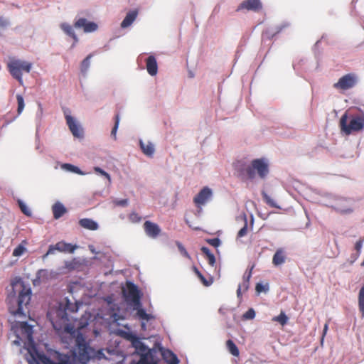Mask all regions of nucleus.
Instances as JSON below:
<instances>
[{"instance_id": "nucleus-1", "label": "nucleus", "mask_w": 364, "mask_h": 364, "mask_svg": "<svg viewBox=\"0 0 364 364\" xmlns=\"http://www.w3.org/2000/svg\"><path fill=\"white\" fill-rule=\"evenodd\" d=\"M235 174L242 181L252 180L257 174L261 178H264L269 173V166L264 161H252L250 164L237 161L234 164Z\"/></svg>"}, {"instance_id": "nucleus-2", "label": "nucleus", "mask_w": 364, "mask_h": 364, "mask_svg": "<svg viewBox=\"0 0 364 364\" xmlns=\"http://www.w3.org/2000/svg\"><path fill=\"white\" fill-rule=\"evenodd\" d=\"M341 130L346 135L364 128V112L360 109L347 110L340 119Z\"/></svg>"}, {"instance_id": "nucleus-3", "label": "nucleus", "mask_w": 364, "mask_h": 364, "mask_svg": "<svg viewBox=\"0 0 364 364\" xmlns=\"http://www.w3.org/2000/svg\"><path fill=\"white\" fill-rule=\"evenodd\" d=\"M76 306H70L68 300L65 306L60 305L58 308L52 309L47 314L53 328L56 330L64 329L65 331L72 333H74L73 327L70 326L67 322L69 321L67 310L72 312L76 311Z\"/></svg>"}, {"instance_id": "nucleus-4", "label": "nucleus", "mask_w": 364, "mask_h": 364, "mask_svg": "<svg viewBox=\"0 0 364 364\" xmlns=\"http://www.w3.org/2000/svg\"><path fill=\"white\" fill-rule=\"evenodd\" d=\"M16 291L18 292L16 314H23V307L26 306L31 301V288L26 287L23 282L12 284V292L8 295L6 299L9 304L12 302Z\"/></svg>"}, {"instance_id": "nucleus-5", "label": "nucleus", "mask_w": 364, "mask_h": 364, "mask_svg": "<svg viewBox=\"0 0 364 364\" xmlns=\"http://www.w3.org/2000/svg\"><path fill=\"white\" fill-rule=\"evenodd\" d=\"M8 70L14 78L18 80L20 85H23L22 71L30 73L32 63L18 59H12L7 64Z\"/></svg>"}, {"instance_id": "nucleus-6", "label": "nucleus", "mask_w": 364, "mask_h": 364, "mask_svg": "<svg viewBox=\"0 0 364 364\" xmlns=\"http://www.w3.org/2000/svg\"><path fill=\"white\" fill-rule=\"evenodd\" d=\"M76 341L79 360L82 364H85L95 356V350L85 342L82 336H77Z\"/></svg>"}, {"instance_id": "nucleus-7", "label": "nucleus", "mask_w": 364, "mask_h": 364, "mask_svg": "<svg viewBox=\"0 0 364 364\" xmlns=\"http://www.w3.org/2000/svg\"><path fill=\"white\" fill-rule=\"evenodd\" d=\"M127 291L124 294L126 301L130 302L133 306L140 307L141 306V295L137 286L129 282L127 283Z\"/></svg>"}, {"instance_id": "nucleus-8", "label": "nucleus", "mask_w": 364, "mask_h": 364, "mask_svg": "<svg viewBox=\"0 0 364 364\" xmlns=\"http://www.w3.org/2000/svg\"><path fill=\"white\" fill-rule=\"evenodd\" d=\"M358 80V76L355 73H348L339 78L338 81L333 85V87L338 90H347L355 86Z\"/></svg>"}, {"instance_id": "nucleus-9", "label": "nucleus", "mask_w": 364, "mask_h": 364, "mask_svg": "<svg viewBox=\"0 0 364 364\" xmlns=\"http://www.w3.org/2000/svg\"><path fill=\"white\" fill-rule=\"evenodd\" d=\"M65 117L66 123L70 130L72 134L78 139H82L84 136L83 129L80 124L70 114L65 113Z\"/></svg>"}, {"instance_id": "nucleus-10", "label": "nucleus", "mask_w": 364, "mask_h": 364, "mask_svg": "<svg viewBox=\"0 0 364 364\" xmlns=\"http://www.w3.org/2000/svg\"><path fill=\"white\" fill-rule=\"evenodd\" d=\"M212 195L211 189L205 186L193 198V203L198 208H200L211 198Z\"/></svg>"}, {"instance_id": "nucleus-11", "label": "nucleus", "mask_w": 364, "mask_h": 364, "mask_svg": "<svg viewBox=\"0 0 364 364\" xmlns=\"http://www.w3.org/2000/svg\"><path fill=\"white\" fill-rule=\"evenodd\" d=\"M76 28H82L85 33H91L95 31L98 26L95 22L88 21L85 18H80L74 24Z\"/></svg>"}, {"instance_id": "nucleus-12", "label": "nucleus", "mask_w": 364, "mask_h": 364, "mask_svg": "<svg viewBox=\"0 0 364 364\" xmlns=\"http://www.w3.org/2000/svg\"><path fill=\"white\" fill-rule=\"evenodd\" d=\"M54 250H58L60 252L73 253L75 250V246L65 242H58L55 245H50L49 247L47 253L43 256V257H46L49 254L53 253Z\"/></svg>"}, {"instance_id": "nucleus-13", "label": "nucleus", "mask_w": 364, "mask_h": 364, "mask_svg": "<svg viewBox=\"0 0 364 364\" xmlns=\"http://www.w3.org/2000/svg\"><path fill=\"white\" fill-rule=\"evenodd\" d=\"M146 235L151 238L157 237L161 232L160 227L151 221L146 220L143 225Z\"/></svg>"}, {"instance_id": "nucleus-14", "label": "nucleus", "mask_w": 364, "mask_h": 364, "mask_svg": "<svg viewBox=\"0 0 364 364\" xmlns=\"http://www.w3.org/2000/svg\"><path fill=\"white\" fill-rule=\"evenodd\" d=\"M124 337L132 343V346L140 354L150 350L135 334L132 333H126Z\"/></svg>"}, {"instance_id": "nucleus-15", "label": "nucleus", "mask_w": 364, "mask_h": 364, "mask_svg": "<svg viewBox=\"0 0 364 364\" xmlns=\"http://www.w3.org/2000/svg\"><path fill=\"white\" fill-rule=\"evenodd\" d=\"M262 9V3L259 0H245L242 1L237 9V11L242 9L257 11Z\"/></svg>"}, {"instance_id": "nucleus-16", "label": "nucleus", "mask_w": 364, "mask_h": 364, "mask_svg": "<svg viewBox=\"0 0 364 364\" xmlns=\"http://www.w3.org/2000/svg\"><path fill=\"white\" fill-rule=\"evenodd\" d=\"M287 259V254L283 248H279L276 250L272 257V264L274 266L283 264Z\"/></svg>"}, {"instance_id": "nucleus-17", "label": "nucleus", "mask_w": 364, "mask_h": 364, "mask_svg": "<svg viewBox=\"0 0 364 364\" xmlns=\"http://www.w3.org/2000/svg\"><path fill=\"white\" fill-rule=\"evenodd\" d=\"M146 67L148 73L151 75L154 76L158 73V65L156 60L154 56L150 55L149 56L146 60Z\"/></svg>"}, {"instance_id": "nucleus-18", "label": "nucleus", "mask_w": 364, "mask_h": 364, "mask_svg": "<svg viewBox=\"0 0 364 364\" xmlns=\"http://www.w3.org/2000/svg\"><path fill=\"white\" fill-rule=\"evenodd\" d=\"M139 145L143 153L148 157H152L155 147L151 141L144 142L142 140L139 141Z\"/></svg>"}, {"instance_id": "nucleus-19", "label": "nucleus", "mask_w": 364, "mask_h": 364, "mask_svg": "<svg viewBox=\"0 0 364 364\" xmlns=\"http://www.w3.org/2000/svg\"><path fill=\"white\" fill-rule=\"evenodd\" d=\"M138 15V12L136 10H133L129 11L122 22L121 23V27L122 28H125L129 27L132 23L134 21L136 16Z\"/></svg>"}, {"instance_id": "nucleus-20", "label": "nucleus", "mask_w": 364, "mask_h": 364, "mask_svg": "<svg viewBox=\"0 0 364 364\" xmlns=\"http://www.w3.org/2000/svg\"><path fill=\"white\" fill-rule=\"evenodd\" d=\"M130 364H156L152 353L151 350H148L147 352H145L144 353L141 354V358L138 362L132 361L130 363Z\"/></svg>"}, {"instance_id": "nucleus-21", "label": "nucleus", "mask_w": 364, "mask_h": 364, "mask_svg": "<svg viewBox=\"0 0 364 364\" xmlns=\"http://www.w3.org/2000/svg\"><path fill=\"white\" fill-rule=\"evenodd\" d=\"M79 224L85 229L90 230H96L98 228V224L92 219L82 218L79 220Z\"/></svg>"}, {"instance_id": "nucleus-22", "label": "nucleus", "mask_w": 364, "mask_h": 364, "mask_svg": "<svg viewBox=\"0 0 364 364\" xmlns=\"http://www.w3.org/2000/svg\"><path fill=\"white\" fill-rule=\"evenodd\" d=\"M52 210L55 219L61 218L66 213V208L62 203L59 202L55 203L53 205Z\"/></svg>"}, {"instance_id": "nucleus-23", "label": "nucleus", "mask_w": 364, "mask_h": 364, "mask_svg": "<svg viewBox=\"0 0 364 364\" xmlns=\"http://www.w3.org/2000/svg\"><path fill=\"white\" fill-rule=\"evenodd\" d=\"M134 310H136V316L139 319L143 321H149L150 320L154 319V316L150 314H147L144 309L138 307L137 306H133Z\"/></svg>"}, {"instance_id": "nucleus-24", "label": "nucleus", "mask_w": 364, "mask_h": 364, "mask_svg": "<svg viewBox=\"0 0 364 364\" xmlns=\"http://www.w3.org/2000/svg\"><path fill=\"white\" fill-rule=\"evenodd\" d=\"M60 28L68 36L73 38L75 43L78 41V38L76 36L73 27L70 24L67 23H63L60 24Z\"/></svg>"}, {"instance_id": "nucleus-25", "label": "nucleus", "mask_w": 364, "mask_h": 364, "mask_svg": "<svg viewBox=\"0 0 364 364\" xmlns=\"http://www.w3.org/2000/svg\"><path fill=\"white\" fill-rule=\"evenodd\" d=\"M363 242H364V238H360V239H359V240H358L355 242V250H356L357 252L355 255H353L351 256L352 260L350 261V264H353L359 257V256L360 255V250L363 247Z\"/></svg>"}, {"instance_id": "nucleus-26", "label": "nucleus", "mask_w": 364, "mask_h": 364, "mask_svg": "<svg viewBox=\"0 0 364 364\" xmlns=\"http://www.w3.org/2000/svg\"><path fill=\"white\" fill-rule=\"evenodd\" d=\"M226 347L230 353L232 355L237 357L240 355V351L237 346L235 344V343L232 340H228L226 341Z\"/></svg>"}, {"instance_id": "nucleus-27", "label": "nucleus", "mask_w": 364, "mask_h": 364, "mask_svg": "<svg viewBox=\"0 0 364 364\" xmlns=\"http://www.w3.org/2000/svg\"><path fill=\"white\" fill-rule=\"evenodd\" d=\"M202 252L206 256L208 263L211 266H214L215 263V257L207 247H201Z\"/></svg>"}, {"instance_id": "nucleus-28", "label": "nucleus", "mask_w": 364, "mask_h": 364, "mask_svg": "<svg viewBox=\"0 0 364 364\" xmlns=\"http://www.w3.org/2000/svg\"><path fill=\"white\" fill-rule=\"evenodd\" d=\"M358 308L362 317H364V286L359 291Z\"/></svg>"}, {"instance_id": "nucleus-29", "label": "nucleus", "mask_w": 364, "mask_h": 364, "mask_svg": "<svg viewBox=\"0 0 364 364\" xmlns=\"http://www.w3.org/2000/svg\"><path fill=\"white\" fill-rule=\"evenodd\" d=\"M92 57V54H89L81 63L80 69L83 74H85L87 72L90 65V59Z\"/></svg>"}, {"instance_id": "nucleus-30", "label": "nucleus", "mask_w": 364, "mask_h": 364, "mask_svg": "<svg viewBox=\"0 0 364 364\" xmlns=\"http://www.w3.org/2000/svg\"><path fill=\"white\" fill-rule=\"evenodd\" d=\"M61 168L65 171L73 172L77 174H85L82 173L80 168L74 165H72L70 164H63L61 165Z\"/></svg>"}, {"instance_id": "nucleus-31", "label": "nucleus", "mask_w": 364, "mask_h": 364, "mask_svg": "<svg viewBox=\"0 0 364 364\" xmlns=\"http://www.w3.org/2000/svg\"><path fill=\"white\" fill-rule=\"evenodd\" d=\"M169 355L170 356V359L169 360H167V361L170 363V364H178L179 363V360L177 358V356L173 354L171 350H168L166 351H165L164 353H163V355L164 357L167 359L168 357L167 355Z\"/></svg>"}, {"instance_id": "nucleus-32", "label": "nucleus", "mask_w": 364, "mask_h": 364, "mask_svg": "<svg viewBox=\"0 0 364 364\" xmlns=\"http://www.w3.org/2000/svg\"><path fill=\"white\" fill-rule=\"evenodd\" d=\"M193 271L195 272V274L197 275V277L199 278L200 282L203 283V284L205 287H208L210 285L211 282H208L205 277L201 274V272L198 270V269L196 266H193L192 267Z\"/></svg>"}, {"instance_id": "nucleus-33", "label": "nucleus", "mask_w": 364, "mask_h": 364, "mask_svg": "<svg viewBox=\"0 0 364 364\" xmlns=\"http://www.w3.org/2000/svg\"><path fill=\"white\" fill-rule=\"evenodd\" d=\"M262 195L264 200L268 205L272 208H277V203L274 201V200L272 199L267 193L263 191L262 193Z\"/></svg>"}, {"instance_id": "nucleus-34", "label": "nucleus", "mask_w": 364, "mask_h": 364, "mask_svg": "<svg viewBox=\"0 0 364 364\" xmlns=\"http://www.w3.org/2000/svg\"><path fill=\"white\" fill-rule=\"evenodd\" d=\"M16 100H17V102H18L17 112H18V114H20L24 109V106H25L24 100H23V97L21 95H16Z\"/></svg>"}, {"instance_id": "nucleus-35", "label": "nucleus", "mask_w": 364, "mask_h": 364, "mask_svg": "<svg viewBox=\"0 0 364 364\" xmlns=\"http://www.w3.org/2000/svg\"><path fill=\"white\" fill-rule=\"evenodd\" d=\"M176 245L179 252H181V254L183 257H186V258H188L189 259H191L190 255L188 253V252L186 251V248L183 247V245L180 242L176 241Z\"/></svg>"}, {"instance_id": "nucleus-36", "label": "nucleus", "mask_w": 364, "mask_h": 364, "mask_svg": "<svg viewBox=\"0 0 364 364\" xmlns=\"http://www.w3.org/2000/svg\"><path fill=\"white\" fill-rule=\"evenodd\" d=\"M249 284L250 282L242 281V283L238 286L237 290V295L238 297L241 296V291H245L249 288Z\"/></svg>"}, {"instance_id": "nucleus-37", "label": "nucleus", "mask_w": 364, "mask_h": 364, "mask_svg": "<svg viewBox=\"0 0 364 364\" xmlns=\"http://www.w3.org/2000/svg\"><path fill=\"white\" fill-rule=\"evenodd\" d=\"M273 320L279 322L282 325H285L287 323L288 317L284 312H282L279 316L274 318Z\"/></svg>"}, {"instance_id": "nucleus-38", "label": "nucleus", "mask_w": 364, "mask_h": 364, "mask_svg": "<svg viewBox=\"0 0 364 364\" xmlns=\"http://www.w3.org/2000/svg\"><path fill=\"white\" fill-rule=\"evenodd\" d=\"M38 109L36 112L37 128L40 126L41 121L43 114V109L41 103H38Z\"/></svg>"}, {"instance_id": "nucleus-39", "label": "nucleus", "mask_w": 364, "mask_h": 364, "mask_svg": "<svg viewBox=\"0 0 364 364\" xmlns=\"http://www.w3.org/2000/svg\"><path fill=\"white\" fill-rule=\"evenodd\" d=\"M94 170L97 173H99L105 176L107 179L109 184L111 183V177L108 173H107L106 171H105L104 170L97 166L94 167Z\"/></svg>"}, {"instance_id": "nucleus-40", "label": "nucleus", "mask_w": 364, "mask_h": 364, "mask_svg": "<svg viewBox=\"0 0 364 364\" xmlns=\"http://www.w3.org/2000/svg\"><path fill=\"white\" fill-rule=\"evenodd\" d=\"M11 26V21L9 18L0 16V28H6Z\"/></svg>"}, {"instance_id": "nucleus-41", "label": "nucleus", "mask_w": 364, "mask_h": 364, "mask_svg": "<svg viewBox=\"0 0 364 364\" xmlns=\"http://www.w3.org/2000/svg\"><path fill=\"white\" fill-rule=\"evenodd\" d=\"M18 205L21 210V212L27 216H30L31 215V211L29 208L24 204L22 201H18Z\"/></svg>"}, {"instance_id": "nucleus-42", "label": "nucleus", "mask_w": 364, "mask_h": 364, "mask_svg": "<svg viewBox=\"0 0 364 364\" xmlns=\"http://www.w3.org/2000/svg\"><path fill=\"white\" fill-rule=\"evenodd\" d=\"M26 251V248L21 245H18L13 252V256L14 257H19L23 254V252Z\"/></svg>"}, {"instance_id": "nucleus-43", "label": "nucleus", "mask_w": 364, "mask_h": 364, "mask_svg": "<svg viewBox=\"0 0 364 364\" xmlns=\"http://www.w3.org/2000/svg\"><path fill=\"white\" fill-rule=\"evenodd\" d=\"M255 290L257 293L267 292L269 290V284H266L264 285L261 283H257L255 287Z\"/></svg>"}, {"instance_id": "nucleus-44", "label": "nucleus", "mask_w": 364, "mask_h": 364, "mask_svg": "<svg viewBox=\"0 0 364 364\" xmlns=\"http://www.w3.org/2000/svg\"><path fill=\"white\" fill-rule=\"evenodd\" d=\"M129 219L132 223H139L141 221V218L139 215L138 213L133 212L129 214Z\"/></svg>"}, {"instance_id": "nucleus-45", "label": "nucleus", "mask_w": 364, "mask_h": 364, "mask_svg": "<svg viewBox=\"0 0 364 364\" xmlns=\"http://www.w3.org/2000/svg\"><path fill=\"white\" fill-rule=\"evenodd\" d=\"M254 268V265H252L249 269H247L243 275V281L250 282V278L252 274V269Z\"/></svg>"}, {"instance_id": "nucleus-46", "label": "nucleus", "mask_w": 364, "mask_h": 364, "mask_svg": "<svg viewBox=\"0 0 364 364\" xmlns=\"http://www.w3.org/2000/svg\"><path fill=\"white\" fill-rule=\"evenodd\" d=\"M247 220H245V225H244L243 228H242L237 233V237H242L245 236L247 235Z\"/></svg>"}, {"instance_id": "nucleus-47", "label": "nucleus", "mask_w": 364, "mask_h": 364, "mask_svg": "<svg viewBox=\"0 0 364 364\" xmlns=\"http://www.w3.org/2000/svg\"><path fill=\"white\" fill-rule=\"evenodd\" d=\"M207 242L209 245H210L215 247H218L220 245V239H218L217 237L213 238V239H208V240H207Z\"/></svg>"}, {"instance_id": "nucleus-48", "label": "nucleus", "mask_w": 364, "mask_h": 364, "mask_svg": "<svg viewBox=\"0 0 364 364\" xmlns=\"http://www.w3.org/2000/svg\"><path fill=\"white\" fill-rule=\"evenodd\" d=\"M243 316L246 319H252L255 316V312L252 309H250L245 312Z\"/></svg>"}, {"instance_id": "nucleus-49", "label": "nucleus", "mask_w": 364, "mask_h": 364, "mask_svg": "<svg viewBox=\"0 0 364 364\" xmlns=\"http://www.w3.org/2000/svg\"><path fill=\"white\" fill-rule=\"evenodd\" d=\"M119 123V115L117 114L116 117H115V124H114V127L112 129L111 135L115 136L116 133H117V130L118 129Z\"/></svg>"}, {"instance_id": "nucleus-50", "label": "nucleus", "mask_w": 364, "mask_h": 364, "mask_svg": "<svg viewBox=\"0 0 364 364\" xmlns=\"http://www.w3.org/2000/svg\"><path fill=\"white\" fill-rule=\"evenodd\" d=\"M128 200L127 199L119 200L115 201V204L119 206H125L127 205Z\"/></svg>"}, {"instance_id": "nucleus-51", "label": "nucleus", "mask_w": 364, "mask_h": 364, "mask_svg": "<svg viewBox=\"0 0 364 364\" xmlns=\"http://www.w3.org/2000/svg\"><path fill=\"white\" fill-rule=\"evenodd\" d=\"M288 26H289V23H284L282 25L278 26L277 27V33L281 32L284 28H287Z\"/></svg>"}, {"instance_id": "nucleus-52", "label": "nucleus", "mask_w": 364, "mask_h": 364, "mask_svg": "<svg viewBox=\"0 0 364 364\" xmlns=\"http://www.w3.org/2000/svg\"><path fill=\"white\" fill-rule=\"evenodd\" d=\"M328 323H326L324 326H323V335H322V339H323V337L325 336V335L326 334V332L328 331Z\"/></svg>"}, {"instance_id": "nucleus-53", "label": "nucleus", "mask_w": 364, "mask_h": 364, "mask_svg": "<svg viewBox=\"0 0 364 364\" xmlns=\"http://www.w3.org/2000/svg\"><path fill=\"white\" fill-rule=\"evenodd\" d=\"M28 341H29V343L30 345L34 348V343H33V338H32V335L31 333H29L28 335Z\"/></svg>"}, {"instance_id": "nucleus-54", "label": "nucleus", "mask_w": 364, "mask_h": 364, "mask_svg": "<svg viewBox=\"0 0 364 364\" xmlns=\"http://www.w3.org/2000/svg\"><path fill=\"white\" fill-rule=\"evenodd\" d=\"M352 210L350 209L341 210V213H350Z\"/></svg>"}, {"instance_id": "nucleus-55", "label": "nucleus", "mask_w": 364, "mask_h": 364, "mask_svg": "<svg viewBox=\"0 0 364 364\" xmlns=\"http://www.w3.org/2000/svg\"><path fill=\"white\" fill-rule=\"evenodd\" d=\"M14 343L16 344V345H19V341H14Z\"/></svg>"}]
</instances>
